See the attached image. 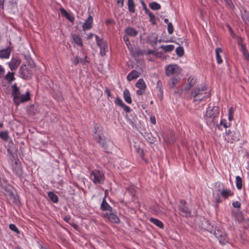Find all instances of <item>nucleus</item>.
I'll return each instance as SVG.
<instances>
[{
  "label": "nucleus",
  "instance_id": "nucleus-5",
  "mask_svg": "<svg viewBox=\"0 0 249 249\" xmlns=\"http://www.w3.org/2000/svg\"><path fill=\"white\" fill-rule=\"evenodd\" d=\"M90 177H93L92 180L95 184H102L105 180L104 173L98 170H94L91 173Z\"/></svg>",
  "mask_w": 249,
  "mask_h": 249
},
{
  "label": "nucleus",
  "instance_id": "nucleus-35",
  "mask_svg": "<svg viewBox=\"0 0 249 249\" xmlns=\"http://www.w3.org/2000/svg\"><path fill=\"white\" fill-rule=\"evenodd\" d=\"M150 221L155 224L157 227L160 228H163V224L158 219H156L154 218H150L149 219Z\"/></svg>",
  "mask_w": 249,
  "mask_h": 249
},
{
  "label": "nucleus",
  "instance_id": "nucleus-26",
  "mask_svg": "<svg viewBox=\"0 0 249 249\" xmlns=\"http://www.w3.org/2000/svg\"><path fill=\"white\" fill-rule=\"evenodd\" d=\"M123 96L125 101L128 104H131L132 99L131 97L130 93L128 89H125L123 93Z\"/></svg>",
  "mask_w": 249,
  "mask_h": 249
},
{
  "label": "nucleus",
  "instance_id": "nucleus-23",
  "mask_svg": "<svg viewBox=\"0 0 249 249\" xmlns=\"http://www.w3.org/2000/svg\"><path fill=\"white\" fill-rule=\"evenodd\" d=\"M98 46L100 48V54L102 56L106 55V52L108 51V46L107 42L105 41L103 42Z\"/></svg>",
  "mask_w": 249,
  "mask_h": 249
},
{
  "label": "nucleus",
  "instance_id": "nucleus-45",
  "mask_svg": "<svg viewBox=\"0 0 249 249\" xmlns=\"http://www.w3.org/2000/svg\"><path fill=\"white\" fill-rule=\"evenodd\" d=\"M9 228L11 231L15 232L17 234L20 233L19 231L18 230V229L17 228V227H16V226L15 224H10L9 226Z\"/></svg>",
  "mask_w": 249,
  "mask_h": 249
},
{
  "label": "nucleus",
  "instance_id": "nucleus-25",
  "mask_svg": "<svg viewBox=\"0 0 249 249\" xmlns=\"http://www.w3.org/2000/svg\"><path fill=\"white\" fill-rule=\"evenodd\" d=\"M61 14L62 16H64L67 19L69 20L71 22H73L74 18L69 14L66 10L63 8L60 9Z\"/></svg>",
  "mask_w": 249,
  "mask_h": 249
},
{
  "label": "nucleus",
  "instance_id": "nucleus-63",
  "mask_svg": "<svg viewBox=\"0 0 249 249\" xmlns=\"http://www.w3.org/2000/svg\"><path fill=\"white\" fill-rule=\"evenodd\" d=\"M204 97L205 96H203V94L202 95L198 96L196 98L194 99V101L196 102V101H202Z\"/></svg>",
  "mask_w": 249,
  "mask_h": 249
},
{
  "label": "nucleus",
  "instance_id": "nucleus-57",
  "mask_svg": "<svg viewBox=\"0 0 249 249\" xmlns=\"http://www.w3.org/2000/svg\"><path fill=\"white\" fill-rule=\"evenodd\" d=\"M124 41L126 43V44L128 48H129V45H130V43L128 37L127 36H124Z\"/></svg>",
  "mask_w": 249,
  "mask_h": 249
},
{
  "label": "nucleus",
  "instance_id": "nucleus-4",
  "mask_svg": "<svg viewBox=\"0 0 249 249\" xmlns=\"http://www.w3.org/2000/svg\"><path fill=\"white\" fill-rule=\"evenodd\" d=\"M32 69L27 67L26 64H22L19 69V73L20 76L25 80L30 79L33 74Z\"/></svg>",
  "mask_w": 249,
  "mask_h": 249
},
{
  "label": "nucleus",
  "instance_id": "nucleus-42",
  "mask_svg": "<svg viewBox=\"0 0 249 249\" xmlns=\"http://www.w3.org/2000/svg\"><path fill=\"white\" fill-rule=\"evenodd\" d=\"M176 53L179 57H181L183 55L184 51L182 47L179 46L177 48Z\"/></svg>",
  "mask_w": 249,
  "mask_h": 249
},
{
  "label": "nucleus",
  "instance_id": "nucleus-56",
  "mask_svg": "<svg viewBox=\"0 0 249 249\" xmlns=\"http://www.w3.org/2000/svg\"><path fill=\"white\" fill-rule=\"evenodd\" d=\"M105 92L107 94L108 97L112 98V96L111 95V93L110 92V90L109 89L107 88L105 90Z\"/></svg>",
  "mask_w": 249,
  "mask_h": 249
},
{
  "label": "nucleus",
  "instance_id": "nucleus-24",
  "mask_svg": "<svg viewBox=\"0 0 249 249\" xmlns=\"http://www.w3.org/2000/svg\"><path fill=\"white\" fill-rule=\"evenodd\" d=\"M17 150V149L15 145L12 141H10V142H9L8 145V152L11 155H14L15 154H16Z\"/></svg>",
  "mask_w": 249,
  "mask_h": 249
},
{
  "label": "nucleus",
  "instance_id": "nucleus-11",
  "mask_svg": "<svg viewBox=\"0 0 249 249\" xmlns=\"http://www.w3.org/2000/svg\"><path fill=\"white\" fill-rule=\"evenodd\" d=\"M207 88L205 85H202L200 87L196 88L192 92L191 95L194 98H196L198 96L202 95L203 92L206 91Z\"/></svg>",
  "mask_w": 249,
  "mask_h": 249
},
{
  "label": "nucleus",
  "instance_id": "nucleus-22",
  "mask_svg": "<svg viewBox=\"0 0 249 249\" xmlns=\"http://www.w3.org/2000/svg\"><path fill=\"white\" fill-rule=\"evenodd\" d=\"M225 140L228 142L233 143L234 142L239 140L238 137L235 132L232 134L229 135L228 136L225 137Z\"/></svg>",
  "mask_w": 249,
  "mask_h": 249
},
{
  "label": "nucleus",
  "instance_id": "nucleus-49",
  "mask_svg": "<svg viewBox=\"0 0 249 249\" xmlns=\"http://www.w3.org/2000/svg\"><path fill=\"white\" fill-rule=\"evenodd\" d=\"M168 32L170 35L173 34L174 31V27L171 22H169L167 25Z\"/></svg>",
  "mask_w": 249,
  "mask_h": 249
},
{
  "label": "nucleus",
  "instance_id": "nucleus-36",
  "mask_svg": "<svg viewBox=\"0 0 249 249\" xmlns=\"http://www.w3.org/2000/svg\"><path fill=\"white\" fill-rule=\"evenodd\" d=\"M14 74V72L9 71L5 76V80H6L9 83H11L15 80Z\"/></svg>",
  "mask_w": 249,
  "mask_h": 249
},
{
  "label": "nucleus",
  "instance_id": "nucleus-55",
  "mask_svg": "<svg viewBox=\"0 0 249 249\" xmlns=\"http://www.w3.org/2000/svg\"><path fill=\"white\" fill-rule=\"evenodd\" d=\"M122 107L127 113L130 112L131 111L130 108L128 106H126L125 104H124Z\"/></svg>",
  "mask_w": 249,
  "mask_h": 249
},
{
  "label": "nucleus",
  "instance_id": "nucleus-29",
  "mask_svg": "<svg viewBox=\"0 0 249 249\" xmlns=\"http://www.w3.org/2000/svg\"><path fill=\"white\" fill-rule=\"evenodd\" d=\"M125 33L131 36H135L138 34V32L132 27H127L125 30Z\"/></svg>",
  "mask_w": 249,
  "mask_h": 249
},
{
  "label": "nucleus",
  "instance_id": "nucleus-28",
  "mask_svg": "<svg viewBox=\"0 0 249 249\" xmlns=\"http://www.w3.org/2000/svg\"><path fill=\"white\" fill-rule=\"evenodd\" d=\"M27 111L28 114L31 116H34L38 112V110L34 105H32L27 107Z\"/></svg>",
  "mask_w": 249,
  "mask_h": 249
},
{
  "label": "nucleus",
  "instance_id": "nucleus-13",
  "mask_svg": "<svg viewBox=\"0 0 249 249\" xmlns=\"http://www.w3.org/2000/svg\"><path fill=\"white\" fill-rule=\"evenodd\" d=\"M232 215L234 217L235 220L239 223H242L244 221V217L242 212L240 209L232 211Z\"/></svg>",
  "mask_w": 249,
  "mask_h": 249
},
{
  "label": "nucleus",
  "instance_id": "nucleus-1",
  "mask_svg": "<svg viewBox=\"0 0 249 249\" xmlns=\"http://www.w3.org/2000/svg\"><path fill=\"white\" fill-rule=\"evenodd\" d=\"M94 130L95 131L93 135L94 139L104 149L105 152L109 153L108 144L110 142V141L107 140L105 138L102 137L103 131L99 126L95 125L94 126Z\"/></svg>",
  "mask_w": 249,
  "mask_h": 249
},
{
  "label": "nucleus",
  "instance_id": "nucleus-43",
  "mask_svg": "<svg viewBox=\"0 0 249 249\" xmlns=\"http://www.w3.org/2000/svg\"><path fill=\"white\" fill-rule=\"evenodd\" d=\"M0 138L4 141H7L9 138L8 133L7 131H3L0 132Z\"/></svg>",
  "mask_w": 249,
  "mask_h": 249
},
{
  "label": "nucleus",
  "instance_id": "nucleus-53",
  "mask_svg": "<svg viewBox=\"0 0 249 249\" xmlns=\"http://www.w3.org/2000/svg\"><path fill=\"white\" fill-rule=\"evenodd\" d=\"M141 2L142 6L143 9L144 10L145 14L149 11V10L147 9L146 5L143 1V0H141Z\"/></svg>",
  "mask_w": 249,
  "mask_h": 249
},
{
  "label": "nucleus",
  "instance_id": "nucleus-54",
  "mask_svg": "<svg viewBox=\"0 0 249 249\" xmlns=\"http://www.w3.org/2000/svg\"><path fill=\"white\" fill-rule=\"evenodd\" d=\"M95 36L96 43L98 46L101 44V43H102L103 42L105 41V40H103L102 39H100V37L97 35H95Z\"/></svg>",
  "mask_w": 249,
  "mask_h": 249
},
{
  "label": "nucleus",
  "instance_id": "nucleus-37",
  "mask_svg": "<svg viewBox=\"0 0 249 249\" xmlns=\"http://www.w3.org/2000/svg\"><path fill=\"white\" fill-rule=\"evenodd\" d=\"M48 196L49 198L53 202L57 203L58 201V197L53 192H50L48 193Z\"/></svg>",
  "mask_w": 249,
  "mask_h": 249
},
{
  "label": "nucleus",
  "instance_id": "nucleus-8",
  "mask_svg": "<svg viewBox=\"0 0 249 249\" xmlns=\"http://www.w3.org/2000/svg\"><path fill=\"white\" fill-rule=\"evenodd\" d=\"M12 169L14 173L19 178H22L23 175V171L21 163L18 160H15L12 164Z\"/></svg>",
  "mask_w": 249,
  "mask_h": 249
},
{
  "label": "nucleus",
  "instance_id": "nucleus-41",
  "mask_svg": "<svg viewBox=\"0 0 249 249\" xmlns=\"http://www.w3.org/2000/svg\"><path fill=\"white\" fill-rule=\"evenodd\" d=\"M146 14L148 15L150 18V21L152 23V24L153 25H155L156 24V20L155 15L150 11L148 12H147Z\"/></svg>",
  "mask_w": 249,
  "mask_h": 249
},
{
  "label": "nucleus",
  "instance_id": "nucleus-16",
  "mask_svg": "<svg viewBox=\"0 0 249 249\" xmlns=\"http://www.w3.org/2000/svg\"><path fill=\"white\" fill-rule=\"evenodd\" d=\"M3 193L10 199H16V196L12 190V188L10 186H6L3 188Z\"/></svg>",
  "mask_w": 249,
  "mask_h": 249
},
{
  "label": "nucleus",
  "instance_id": "nucleus-44",
  "mask_svg": "<svg viewBox=\"0 0 249 249\" xmlns=\"http://www.w3.org/2000/svg\"><path fill=\"white\" fill-rule=\"evenodd\" d=\"M27 67L34 68L36 67L35 63H34V61L30 58L29 57L27 59Z\"/></svg>",
  "mask_w": 249,
  "mask_h": 249
},
{
  "label": "nucleus",
  "instance_id": "nucleus-3",
  "mask_svg": "<svg viewBox=\"0 0 249 249\" xmlns=\"http://www.w3.org/2000/svg\"><path fill=\"white\" fill-rule=\"evenodd\" d=\"M213 234L222 245H225L228 242L229 239L227 234L220 227L215 228Z\"/></svg>",
  "mask_w": 249,
  "mask_h": 249
},
{
  "label": "nucleus",
  "instance_id": "nucleus-48",
  "mask_svg": "<svg viewBox=\"0 0 249 249\" xmlns=\"http://www.w3.org/2000/svg\"><path fill=\"white\" fill-rule=\"evenodd\" d=\"M233 109L232 107H231L229 110L228 118L230 121H231L233 119Z\"/></svg>",
  "mask_w": 249,
  "mask_h": 249
},
{
  "label": "nucleus",
  "instance_id": "nucleus-6",
  "mask_svg": "<svg viewBox=\"0 0 249 249\" xmlns=\"http://www.w3.org/2000/svg\"><path fill=\"white\" fill-rule=\"evenodd\" d=\"M218 192L220 193L221 196L225 199L229 197L232 196L234 193L230 189L224 188L223 184H219L218 186Z\"/></svg>",
  "mask_w": 249,
  "mask_h": 249
},
{
  "label": "nucleus",
  "instance_id": "nucleus-51",
  "mask_svg": "<svg viewBox=\"0 0 249 249\" xmlns=\"http://www.w3.org/2000/svg\"><path fill=\"white\" fill-rule=\"evenodd\" d=\"M115 103L116 104L118 105L119 106H120V107H122L124 105V104L122 100L119 97H117L115 101Z\"/></svg>",
  "mask_w": 249,
  "mask_h": 249
},
{
  "label": "nucleus",
  "instance_id": "nucleus-7",
  "mask_svg": "<svg viewBox=\"0 0 249 249\" xmlns=\"http://www.w3.org/2000/svg\"><path fill=\"white\" fill-rule=\"evenodd\" d=\"M179 212L180 214L183 216H190L191 211L187 206V203L185 201L181 200L179 204Z\"/></svg>",
  "mask_w": 249,
  "mask_h": 249
},
{
  "label": "nucleus",
  "instance_id": "nucleus-34",
  "mask_svg": "<svg viewBox=\"0 0 249 249\" xmlns=\"http://www.w3.org/2000/svg\"><path fill=\"white\" fill-rule=\"evenodd\" d=\"M222 52L220 48H217L215 50L216 61L218 64H220L222 63L223 61L220 55V53Z\"/></svg>",
  "mask_w": 249,
  "mask_h": 249
},
{
  "label": "nucleus",
  "instance_id": "nucleus-18",
  "mask_svg": "<svg viewBox=\"0 0 249 249\" xmlns=\"http://www.w3.org/2000/svg\"><path fill=\"white\" fill-rule=\"evenodd\" d=\"M12 95H13V100L15 102L16 100L19 99V96H20V90L17 87L16 84H14L12 86Z\"/></svg>",
  "mask_w": 249,
  "mask_h": 249
},
{
  "label": "nucleus",
  "instance_id": "nucleus-46",
  "mask_svg": "<svg viewBox=\"0 0 249 249\" xmlns=\"http://www.w3.org/2000/svg\"><path fill=\"white\" fill-rule=\"evenodd\" d=\"M188 82L189 83L188 85L193 87L196 83V80L194 78L190 77L188 79Z\"/></svg>",
  "mask_w": 249,
  "mask_h": 249
},
{
  "label": "nucleus",
  "instance_id": "nucleus-27",
  "mask_svg": "<svg viewBox=\"0 0 249 249\" xmlns=\"http://www.w3.org/2000/svg\"><path fill=\"white\" fill-rule=\"evenodd\" d=\"M140 76V73L135 70H132L127 76V79L130 81Z\"/></svg>",
  "mask_w": 249,
  "mask_h": 249
},
{
  "label": "nucleus",
  "instance_id": "nucleus-47",
  "mask_svg": "<svg viewBox=\"0 0 249 249\" xmlns=\"http://www.w3.org/2000/svg\"><path fill=\"white\" fill-rule=\"evenodd\" d=\"M179 80H180V79L178 77H177V76L174 77L172 79L171 88H174Z\"/></svg>",
  "mask_w": 249,
  "mask_h": 249
},
{
  "label": "nucleus",
  "instance_id": "nucleus-61",
  "mask_svg": "<svg viewBox=\"0 0 249 249\" xmlns=\"http://www.w3.org/2000/svg\"><path fill=\"white\" fill-rule=\"evenodd\" d=\"M117 4L120 7H122L124 6V0H116Z\"/></svg>",
  "mask_w": 249,
  "mask_h": 249
},
{
  "label": "nucleus",
  "instance_id": "nucleus-17",
  "mask_svg": "<svg viewBox=\"0 0 249 249\" xmlns=\"http://www.w3.org/2000/svg\"><path fill=\"white\" fill-rule=\"evenodd\" d=\"M11 52V48L8 47L6 48L0 50V58L1 59H6L9 57Z\"/></svg>",
  "mask_w": 249,
  "mask_h": 249
},
{
  "label": "nucleus",
  "instance_id": "nucleus-58",
  "mask_svg": "<svg viewBox=\"0 0 249 249\" xmlns=\"http://www.w3.org/2000/svg\"><path fill=\"white\" fill-rule=\"evenodd\" d=\"M128 191L131 194V195L133 196H134L135 195V190L133 188L131 187L128 189Z\"/></svg>",
  "mask_w": 249,
  "mask_h": 249
},
{
  "label": "nucleus",
  "instance_id": "nucleus-62",
  "mask_svg": "<svg viewBox=\"0 0 249 249\" xmlns=\"http://www.w3.org/2000/svg\"><path fill=\"white\" fill-rule=\"evenodd\" d=\"M4 69L0 65V78L2 77L4 73Z\"/></svg>",
  "mask_w": 249,
  "mask_h": 249
},
{
  "label": "nucleus",
  "instance_id": "nucleus-32",
  "mask_svg": "<svg viewBox=\"0 0 249 249\" xmlns=\"http://www.w3.org/2000/svg\"><path fill=\"white\" fill-rule=\"evenodd\" d=\"M128 9L130 12L134 13L135 12V4L133 0H127Z\"/></svg>",
  "mask_w": 249,
  "mask_h": 249
},
{
  "label": "nucleus",
  "instance_id": "nucleus-30",
  "mask_svg": "<svg viewBox=\"0 0 249 249\" xmlns=\"http://www.w3.org/2000/svg\"><path fill=\"white\" fill-rule=\"evenodd\" d=\"M72 37L73 42L76 44L77 45L82 47L83 46V43L82 41L81 38L80 37V36L76 35H72Z\"/></svg>",
  "mask_w": 249,
  "mask_h": 249
},
{
  "label": "nucleus",
  "instance_id": "nucleus-14",
  "mask_svg": "<svg viewBox=\"0 0 249 249\" xmlns=\"http://www.w3.org/2000/svg\"><path fill=\"white\" fill-rule=\"evenodd\" d=\"M93 22V18L91 15H89L85 22L83 23L82 27L84 31L88 30L92 28Z\"/></svg>",
  "mask_w": 249,
  "mask_h": 249
},
{
  "label": "nucleus",
  "instance_id": "nucleus-38",
  "mask_svg": "<svg viewBox=\"0 0 249 249\" xmlns=\"http://www.w3.org/2000/svg\"><path fill=\"white\" fill-rule=\"evenodd\" d=\"M160 48H161L166 53L170 52L174 49V46L173 45H161Z\"/></svg>",
  "mask_w": 249,
  "mask_h": 249
},
{
  "label": "nucleus",
  "instance_id": "nucleus-39",
  "mask_svg": "<svg viewBox=\"0 0 249 249\" xmlns=\"http://www.w3.org/2000/svg\"><path fill=\"white\" fill-rule=\"evenodd\" d=\"M236 186L238 190L242 188V179L239 176L236 177Z\"/></svg>",
  "mask_w": 249,
  "mask_h": 249
},
{
  "label": "nucleus",
  "instance_id": "nucleus-40",
  "mask_svg": "<svg viewBox=\"0 0 249 249\" xmlns=\"http://www.w3.org/2000/svg\"><path fill=\"white\" fill-rule=\"evenodd\" d=\"M150 8L154 10H159L160 9L161 6L160 4L157 2H152L149 4Z\"/></svg>",
  "mask_w": 249,
  "mask_h": 249
},
{
  "label": "nucleus",
  "instance_id": "nucleus-60",
  "mask_svg": "<svg viewBox=\"0 0 249 249\" xmlns=\"http://www.w3.org/2000/svg\"><path fill=\"white\" fill-rule=\"evenodd\" d=\"M136 150H137V153H139L141 155V156L142 158H143V150H142V149L139 147L138 148H136Z\"/></svg>",
  "mask_w": 249,
  "mask_h": 249
},
{
  "label": "nucleus",
  "instance_id": "nucleus-19",
  "mask_svg": "<svg viewBox=\"0 0 249 249\" xmlns=\"http://www.w3.org/2000/svg\"><path fill=\"white\" fill-rule=\"evenodd\" d=\"M158 36L156 33H152L147 37V42L152 46L156 45L158 42Z\"/></svg>",
  "mask_w": 249,
  "mask_h": 249
},
{
  "label": "nucleus",
  "instance_id": "nucleus-21",
  "mask_svg": "<svg viewBox=\"0 0 249 249\" xmlns=\"http://www.w3.org/2000/svg\"><path fill=\"white\" fill-rule=\"evenodd\" d=\"M106 196H105L103 199L102 202L101 204V210L103 211H108L109 212L112 211V208L108 204L106 200Z\"/></svg>",
  "mask_w": 249,
  "mask_h": 249
},
{
  "label": "nucleus",
  "instance_id": "nucleus-59",
  "mask_svg": "<svg viewBox=\"0 0 249 249\" xmlns=\"http://www.w3.org/2000/svg\"><path fill=\"white\" fill-rule=\"evenodd\" d=\"M243 18L246 22H248L249 23V13H246Z\"/></svg>",
  "mask_w": 249,
  "mask_h": 249
},
{
  "label": "nucleus",
  "instance_id": "nucleus-15",
  "mask_svg": "<svg viewBox=\"0 0 249 249\" xmlns=\"http://www.w3.org/2000/svg\"><path fill=\"white\" fill-rule=\"evenodd\" d=\"M103 216L106 218H107L109 221L114 223H119L120 222V220L117 215L111 213H109L105 214Z\"/></svg>",
  "mask_w": 249,
  "mask_h": 249
},
{
  "label": "nucleus",
  "instance_id": "nucleus-33",
  "mask_svg": "<svg viewBox=\"0 0 249 249\" xmlns=\"http://www.w3.org/2000/svg\"><path fill=\"white\" fill-rule=\"evenodd\" d=\"M136 87L141 89H145L146 85L142 79H140L137 82L135 85Z\"/></svg>",
  "mask_w": 249,
  "mask_h": 249
},
{
  "label": "nucleus",
  "instance_id": "nucleus-2",
  "mask_svg": "<svg viewBox=\"0 0 249 249\" xmlns=\"http://www.w3.org/2000/svg\"><path fill=\"white\" fill-rule=\"evenodd\" d=\"M219 115V108L218 107L209 106L207 108L206 113L204 116L206 123L208 124H211L214 122L216 118Z\"/></svg>",
  "mask_w": 249,
  "mask_h": 249
},
{
  "label": "nucleus",
  "instance_id": "nucleus-31",
  "mask_svg": "<svg viewBox=\"0 0 249 249\" xmlns=\"http://www.w3.org/2000/svg\"><path fill=\"white\" fill-rule=\"evenodd\" d=\"M241 52H242L243 56L247 61L249 60V53L248 51L246 50L245 45L244 44H241V48L240 49Z\"/></svg>",
  "mask_w": 249,
  "mask_h": 249
},
{
  "label": "nucleus",
  "instance_id": "nucleus-64",
  "mask_svg": "<svg viewBox=\"0 0 249 249\" xmlns=\"http://www.w3.org/2000/svg\"><path fill=\"white\" fill-rule=\"evenodd\" d=\"M144 90L145 89H139L137 90L136 93L138 95H141L144 93Z\"/></svg>",
  "mask_w": 249,
  "mask_h": 249
},
{
  "label": "nucleus",
  "instance_id": "nucleus-50",
  "mask_svg": "<svg viewBox=\"0 0 249 249\" xmlns=\"http://www.w3.org/2000/svg\"><path fill=\"white\" fill-rule=\"evenodd\" d=\"M213 197L214 201L216 203L215 207H218V204L222 202V200L220 199L219 194H217L215 196H213Z\"/></svg>",
  "mask_w": 249,
  "mask_h": 249
},
{
  "label": "nucleus",
  "instance_id": "nucleus-52",
  "mask_svg": "<svg viewBox=\"0 0 249 249\" xmlns=\"http://www.w3.org/2000/svg\"><path fill=\"white\" fill-rule=\"evenodd\" d=\"M232 205L233 207L238 208V209H239L241 207V203L238 201H233Z\"/></svg>",
  "mask_w": 249,
  "mask_h": 249
},
{
  "label": "nucleus",
  "instance_id": "nucleus-9",
  "mask_svg": "<svg viewBox=\"0 0 249 249\" xmlns=\"http://www.w3.org/2000/svg\"><path fill=\"white\" fill-rule=\"evenodd\" d=\"M21 62V60L18 56L13 57L10 62H9L8 65L10 70L12 71L17 69L19 65Z\"/></svg>",
  "mask_w": 249,
  "mask_h": 249
},
{
  "label": "nucleus",
  "instance_id": "nucleus-12",
  "mask_svg": "<svg viewBox=\"0 0 249 249\" xmlns=\"http://www.w3.org/2000/svg\"><path fill=\"white\" fill-rule=\"evenodd\" d=\"M30 99V93L29 91H27L26 92L25 95H22L19 96V99H17V100H16L14 103L16 106H18L19 105L20 103L28 101Z\"/></svg>",
  "mask_w": 249,
  "mask_h": 249
},
{
  "label": "nucleus",
  "instance_id": "nucleus-20",
  "mask_svg": "<svg viewBox=\"0 0 249 249\" xmlns=\"http://www.w3.org/2000/svg\"><path fill=\"white\" fill-rule=\"evenodd\" d=\"M133 56L134 57H138L139 56L143 55L145 53V51L141 49L139 47H135L134 49L130 50Z\"/></svg>",
  "mask_w": 249,
  "mask_h": 249
},
{
  "label": "nucleus",
  "instance_id": "nucleus-10",
  "mask_svg": "<svg viewBox=\"0 0 249 249\" xmlns=\"http://www.w3.org/2000/svg\"><path fill=\"white\" fill-rule=\"evenodd\" d=\"M178 66L177 64H171L167 66L165 69L167 76H171L178 73Z\"/></svg>",
  "mask_w": 249,
  "mask_h": 249
}]
</instances>
